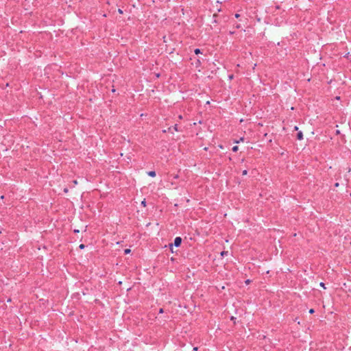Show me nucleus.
<instances>
[{"label": "nucleus", "instance_id": "f257e3e1", "mask_svg": "<svg viewBox=\"0 0 351 351\" xmlns=\"http://www.w3.org/2000/svg\"><path fill=\"white\" fill-rule=\"evenodd\" d=\"M172 130H175V131H176V132H178V131H179V130H178V124H175L173 126L169 127V128H167V130H162V132H163L164 133H166V132H171V133H172V132H172Z\"/></svg>", "mask_w": 351, "mask_h": 351}, {"label": "nucleus", "instance_id": "f03ea898", "mask_svg": "<svg viewBox=\"0 0 351 351\" xmlns=\"http://www.w3.org/2000/svg\"><path fill=\"white\" fill-rule=\"evenodd\" d=\"M202 61H204V59L199 57L195 60V62L192 64H194L196 68H199L202 66Z\"/></svg>", "mask_w": 351, "mask_h": 351}, {"label": "nucleus", "instance_id": "7ed1b4c3", "mask_svg": "<svg viewBox=\"0 0 351 351\" xmlns=\"http://www.w3.org/2000/svg\"><path fill=\"white\" fill-rule=\"evenodd\" d=\"M182 239L180 237H177L174 239V242L173 243V245L176 247H180L182 244Z\"/></svg>", "mask_w": 351, "mask_h": 351}, {"label": "nucleus", "instance_id": "20e7f679", "mask_svg": "<svg viewBox=\"0 0 351 351\" xmlns=\"http://www.w3.org/2000/svg\"><path fill=\"white\" fill-rule=\"evenodd\" d=\"M296 138L299 141H301L303 139V133L302 131H299L298 133H297V135H296Z\"/></svg>", "mask_w": 351, "mask_h": 351}, {"label": "nucleus", "instance_id": "39448f33", "mask_svg": "<svg viewBox=\"0 0 351 351\" xmlns=\"http://www.w3.org/2000/svg\"><path fill=\"white\" fill-rule=\"evenodd\" d=\"M217 17H218V14H214L213 16V21L212 23H219V21L217 19Z\"/></svg>", "mask_w": 351, "mask_h": 351}, {"label": "nucleus", "instance_id": "423d86ee", "mask_svg": "<svg viewBox=\"0 0 351 351\" xmlns=\"http://www.w3.org/2000/svg\"><path fill=\"white\" fill-rule=\"evenodd\" d=\"M147 175L152 178H154L156 176L155 171H149L147 172Z\"/></svg>", "mask_w": 351, "mask_h": 351}, {"label": "nucleus", "instance_id": "0eeeda50", "mask_svg": "<svg viewBox=\"0 0 351 351\" xmlns=\"http://www.w3.org/2000/svg\"><path fill=\"white\" fill-rule=\"evenodd\" d=\"M194 53L195 55L203 54V50L197 48L194 50Z\"/></svg>", "mask_w": 351, "mask_h": 351}, {"label": "nucleus", "instance_id": "6e6552de", "mask_svg": "<svg viewBox=\"0 0 351 351\" xmlns=\"http://www.w3.org/2000/svg\"><path fill=\"white\" fill-rule=\"evenodd\" d=\"M168 246H169V248L171 252L173 253L174 252H173V243H169Z\"/></svg>", "mask_w": 351, "mask_h": 351}, {"label": "nucleus", "instance_id": "1a4fd4ad", "mask_svg": "<svg viewBox=\"0 0 351 351\" xmlns=\"http://www.w3.org/2000/svg\"><path fill=\"white\" fill-rule=\"evenodd\" d=\"M243 140H244V137H241V138H240V139L234 140V143H239L240 142L243 141Z\"/></svg>", "mask_w": 351, "mask_h": 351}, {"label": "nucleus", "instance_id": "9d476101", "mask_svg": "<svg viewBox=\"0 0 351 351\" xmlns=\"http://www.w3.org/2000/svg\"><path fill=\"white\" fill-rule=\"evenodd\" d=\"M232 152H237L239 150V147L237 145H234L232 148Z\"/></svg>", "mask_w": 351, "mask_h": 351}, {"label": "nucleus", "instance_id": "9b49d317", "mask_svg": "<svg viewBox=\"0 0 351 351\" xmlns=\"http://www.w3.org/2000/svg\"><path fill=\"white\" fill-rule=\"evenodd\" d=\"M130 252H131V250H130V249H128H128H125V250H124V254H130Z\"/></svg>", "mask_w": 351, "mask_h": 351}, {"label": "nucleus", "instance_id": "f8f14e48", "mask_svg": "<svg viewBox=\"0 0 351 351\" xmlns=\"http://www.w3.org/2000/svg\"><path fill=\"white\" fill-rule=\"evenodd\" d=\"M234 26L237 29H240V28H241V24H239V23H235V24L234 25Z\"/></svg>", "mask_w": 351, "mask_h": 351}, {"label": "nucleus", "instance_id": "ddd939ff", "mask_svg": "<svg viewBox=\"0 0 351 351\" xmlns=\"http://www.w3.org/2000/svg\"><path fill=\"white\" fill-rule=\"evenodd\" d=\"M228 254V251H223L221 252V256H224L225 255Z\"/></svg>", "mask_w": 351, "mask_h": 351}, {"label": "nucleus", "instance_id": "4468645a", "mask_svg": "<svg viewBox=\"0 0 351 351\" xmlns=\"http://www.w3.org/2000/svg\"><path fill=\"white\" fill-rule=\"evenodd\" d=\"M141 205L144 207L146 206V201H145V199H144L142 202H141Z\"/></svg>", "mask_w": 351, "mask_h": 351}, {"label": "nucleus", "instance_id": "2eb2a0df", "mask_svg": "<svg viewBox=\"0 0 351 351\" xmlns=\"http://www.w3.org/2000/svg\"><path fill=\"white\" fill-rule=\"evenodd\" d=\"M79 248L81 249V250H83L85 248V245L84 244H80V246H79Z\"/></svg>", "mask_w": 351, "mask_h": 351}, {"label": "nucleus", "instance_id": "dca6fc26", "mask_svg": "<svg viewBox=\"0 0 351 351\" xmlns=\"http://www.w3.org/2000/svg\"><path fill=\"white\" fill-rule=\"evenodd\" d=\"M247 174V170L245 169L242 171V175L245 176Z\"/></svg>", "mask_w": 351, "mask_h": 351}, {"label": "nucleus", "instance_id": "f3484780", "mask_svg": "<svg viewBox=\"0 0 351 351\" xmlns=\"http://www.w3.org/2000/svg\"><path fill=\"white\" fill-rule=\"evenodd\" d=\"M319 286L323 287L324 289H326L325 284L322 282L319 283Z\"/></svg>", "mask_w": 351, "mask_h": 351}, {"label": "nucleus", "instance_id": "a211bd4d", "mask_svg": "<svg viewBox=\"0 0 351 351\" xmlns=\"http://www.w3.org/2000/svg\"><path fill=\"white\" fill-rule=\"evenodd\" d=\"M308 312L310 314H313L315 313V310L313 308H311Z\"/></svg>", "mask_w": 351, "mask_h": 351}, {"label": "nucleus", "instance_id": "6ab92c4d", "mask_svg": "<svg viewBox=\"0 0 351 351\" xmlns=\"http://www.w3.org/2000/svg\"><path fill=\"white\" fill-rule=\"evenodd\" d=\"M164 313V310H163V308H160L159 309L158 313Z\"/></svg>", "mask_w": 351, "mask_h": 351}, {"label": "nucleus", "instance_id": "aec40b11", "mask_svg": "<svg viewBox=\"0 0 351 351\" xmlns=\"http://www.w3.org/2000/svg\"><path fill=\"white\" fill-rule=\"evenodd\" d=\"M234 17H235V18H237V19H238V18H239V17H240V14H238V13H236V14H234Z\"/></svg>", "mask_w": 351, "mask_h": 351}, {"label": "nucleus", "instance_id": "412c9836", "mask_svg": "<svg viewBox=\"0 0 351 351\" xmlns=\"http://www.w3.org/2000/svg\"><path fill=\"white\" fill-rule=\"evenodd\" d=\"M250 282H251V280L247 279V280H245V284L248 285V284L250 283Z\"/></svg>", "mask_w": 351, "mask_h": 351}, {"label": "nucleus", "instance_id": "4be33fe9", "mask_svg": "<svg viewBox=\"0 0 351 351\" xmlns=\"http://www.w3.org/2000/svg\"><path fill=\"white\" fill-rule=\"evenodd\" d=\"M118 12H119V14H123V10H122L121 9H120V8H119V9H118Z\"/></svg>", "mask_w": 351, "mask_h": 351}, {"label": "nucleus", "instance_id": "5701e85b", "mask_svg": "<svg viewBox=\"0 0 351 351\" xmlns=\"http://www.w3.org/2000/svg\"><path fill=\"white\" fill-rule=\"evenodd\" d=\"M234 75L232 74V75H229V79L230 80H232L233 78Z\"/></svg>", "mask_w": 351, "mask_h": 351}, {"label": "nucleus", "instance_id": "b1692460", "mask_svg": "<svg viewBox=\"0 0 351 351\" xmlns=\"http://www.w3.org/2000/svg\"><path fill=\"white\" fill-rule=\"evenodd\" d=\"M68 191H69V190H68L67 188L64 189V193H67Z\"/></svg>", "mask_w": 351, "mask_h": 351}, {"label": "nucleus", "instance_id": "393cba45", "mask_svg": "<svg viewBox=\"0 0 351 351\" xmlns=\"http://www.w3.org/2000/svg\"><path fill=\"white\" fill-rule=\"evenodd\" d=\"M334 186H335V187H338L339 186V183L336 182Z\"/></svg>", "mask_w": 351, "mask_h": 351}, {"label": "nucleus", "instance_id": "a878e982", "mask_svg": "<svg viewBox=\"0 0 351 351\" xmlns=\"http://www.w3.org/2000/svg\"><path fill=\"white\" fill-rule=\"evenodd\" d=\"M231 320H235L236 319V317L232 316L231 318H230Z\"/></svg>", "mask_w": 351, "mask_h": 351}, {"label": "nucleus", "instance_id": "bb28decb", "mask_svg": "<svg viewBox=\"0 0 351 351\" xmlns=\"http://www.w3.org/2000/svg\"><path fill=\"white\" fill-rule=\"evenodd\" d=\"M294 130H298V126H295L294 127Z\"/></svg>", "mask_w": 351, "mask_h": 351}, {"label": "nucleus", "instance_id": "cd10ccee", "mask_svg": "<svg viewBox=\"0 0 351 351\" xmlns=\"http://www.w3.org/2000/svg\"><path fill=\"white\" fill-rule=\"evenodd\" d=\"M276 9H277V10L280 9V5H276Z\"/></svg>", "mask_w": 351, "mask_h": 351}, {"label": "nucleus", "instance_id": "c85d7f7f", "mask_svg": "<svg viewBox=\"0 0 351 351\" xmlns=\"http://www.w3.org/2000/svg\"><path fill=\"white\" fill-rule=\"evenodd\" d=\"M74 232L75 233H77V232H79V230H74Z\"/></svg>", "mask_w": 351, "mask_h": 351}, {"label": "nucleus", "instance_id": "c756f323", "mask_svg": "<svg viewBox=\"0 0 351 351\" xmlns=\"http://www.w3.org/2000/svg\"><path fill=\"white\" fill-rule=\"evenodd\" d=\"M73 183H74L75 184H77V180H73Z\"/></svg>", "mask_w": 351, "mask_h": 351}, {"label": "nucleus", "instance_id": "7c9ffc66", "mask_svg": "<svg viewBox=\"0 0 351 351\" xmlns=\"http://www.w3.org/2000/svg\"><path fill=\"white\" fill-rule=\"evenodd\" d=\"M178 118H179L180 119H182V115H179Z\"/></svg>", "mask_w": 351, "mask_h": 351}, {"label": "nucleus", "instance_id": "2f4dec72", "mask_svg": "<svg viewBox=\"0 0 351 351\" xmlns=\"http://www.w3.org/2000/svg\"><path fill=\"white\" fill-rule=\"evenodd\" d=\"M193 350H195V351H196V350H197V347H195V348H193Z\"/></svg>", "mask_w": 351, "mask_h": 351}, {"label": "nucleus", "instance_id": "473e14b6", "mask_svg": "<svg viewBox=\"0 0 351 351\" xmlns=\"http://www.w3.org/2000/svg\"><path fill=\"white\" fill-rule=\"evenodd\" d=\"M339 133H340L339 130H337V131H336V134H339Z\"/></svg>", "mask_w": 351, "mask_h": 351}, {"label": "nucleus", "instance_id": "72a5a7b5", "mask_svg": "<svg viewBox=\"0 0 351 351\" xmlns=\"http://www.w3.org/2000/svg\"><path fill=\"white\" fill-rule=\"evenodd\" d=\"M219 147L221 149H222V148H223V146H222V145H219Z\"/></svg>", "mask_w": 351, "mask_h": 351}, {"label": "nucleus", "instance_id": "f704fd0d", "mask_svg": "<svg viewBox=\"0 0 351 351\" xmlns=\"http://www.w3.org/2000/svg\"><path fill=\"white\" fill-rule=\"evenodd\" d=\"M112 92H113V93H114V92H115V89H114V88H113V89L112 90Z\"/></svg>", "mask_w": 351, "mask_h": 351}, {"label": "nucleus", "instance_id": "c9c22d12", "mask_svg": "<svg viewBox=\"0 0 351 351\" xmlns=\"http://www.w3.org/2000/svg\"><path fill=\"white\" fill-rule=\"evenodd\" d=\"M350 196H351V193H350Z\"/></svg>", "mask_w": 351, "mask_h": 351}]
</instances>
